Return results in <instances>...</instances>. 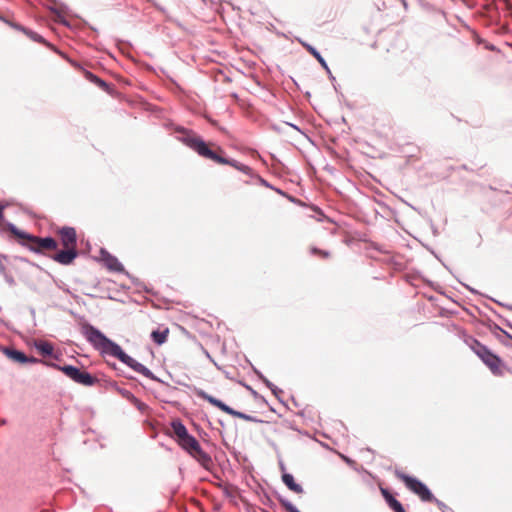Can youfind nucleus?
<instances>
[{"instance_id": "obj_1", "label": "nucleus", "mask_w": 512, "mask_h": 512, "mask_svg": "<svg viewBox=\"0 0 512 512\" xmlns=\"http://www.w3.org/2000/svg\"><path fill=\"white\" fill-rule=\"evenodd\" d=\"M83 334L86 339L103 353L116 357L134 371L147 378H153L152 372L129 355L115 342L108 339L102 332L91 325L83 326Z\"/></svg>"}, {"instance_id": "obj_2", "label": "nucleus", "mask_w": 512, "mask_h": 512, "mask_svg": "<svg viewBox=\"0 0 512 512\" xmlns=\"http://www.w3.org/2000/svg\"><path fill=\"white\" fill-rule=\"evenodd\" d=\"M181 132L182 136L180 137V140L200 156L212 160L217 164L230 165L246 174L251 172V168L249 166L241 164L235 160L222 157L221 153H223V150L219 146L213 143L207 144L201 137L192 131L183 129Z\"/></svg>"}, {"instance_id": "obj_3", "label": "nucleus", "mask_w": 512, "mask_h": 512, "mask_svg": "<svg viewBox=\"0 0 512 512\" xmlns=\"http://www.w3.org/2000/svg\"><path fill=\"white\" fill-rule=\"evenodd\" d=\"M174 436L178 445L186 451L191 457L199 462L204 468L212 465V458L200 446L197 439L188 433L187 428L180 420H174L171 423Z\"/></svg>"}, {"instance_id": "obj_4", "label": "nucleus", "mask_w": 512, "mask_h": 512, "mask_svg": "<svg viewBox=\"0 0 512 512\" xmlns=\"http://www.w3.org/2000/svg\"><path fill=\"white\" fill-rule=\"evenodd\" d=\"M57 235L64 249L51 258L59 264L69 265L78 256L76 230L73 227H62L57 231Z\"/></svg>"}, {"instance_id": "obj_5", "label": "nucleus", "mask_w": 512, "mask_h": 512, "mask_svg": "<svg viewBox=\"0 0 512 512\" xmlns=\"http://www.w3.org/2000/svg\"><path fill=\"white\" fill-rule=\"evenodd\" d=\"M11 232L20 240V243L36 253H45L46 251H54L58 248V242L51 237L41 238L30 235L26 232L12 228Z\"/></svg>"}, {"instance_id": "obj_6", "label": "nucleus", "mask_w": 512, "mask_h": 512, "mask_svg": "<svg viewBox=\"0 0 512 512\" xmlns=\"http://www.w3.org/2000/svg\"><path fill=\"white\" fill-rule=\"evenodd\" d=\"M475 354L488 366L491 372L496 376L504 374V364L501 359L493 354L486 346L478 341H474L471 346Z\"/></svg>"}, {"instance_id": "obj_7", "label": "nucleus", "mask_w": 512, "mask_h": 512, "mask_svg": "<svg viewBox=\"0 0 512 512\" xmlns=\"http://www.w3.org/2000/svg\"><path fill=\"white\" fill-rule=\"evenodd\" d=\"M395 475L409 490L418 495L422 501L432 502L434 500V496L428 487L417 478L409 476L401 471H396Z\"/></svg>"}, {"instance_id": "obj_8", "label": "nucleus", "mask_w": 512, "mask_h": 512, "mask_svg": "<svg viewBox=\"0 0 512 512\" xmlns=\"http://www.w3.org/2000/svg\"><path fill=\"white\" fill-rule=\"evenodd\" d=\"M47 365L62 371L71 380L84 386H92L98 381L96 377L74 366H59L54 363H47Z\"/></svg>"}, {"instance_id": "obj_9", "label": "nucleus", "mask_w": 512, "mask_h": 512, "mask_svg": "<svg viewBox=\"0 0 512 512\" xmlns=\"http://www.w3.org/2000/svg\"><path fill=\"white\" fill-rule=\"evenodd\" d=\"M196 395L209 402L211 405L219 408L221 411L233 416V417H236V418H240V419H243L245 421H251V422H256V418L250 416V415H247L245 413H242V412H239V411H236L234 409H232L231 407H229L228 405H226L225 403H223L222 401H220L219 399L209 395L208 393H206L205 391L203 390H197L196 391Z\"/></svg>"}, {"instance_id": "obj_10", "label": "nucleus", "mask_w": 512, "mask_h": 512, "mask_svg": "<svg viewBox=\"0 0 512 512\" xmlns=\"http://www.w3.org/2000/svg\"><path fill=\"white\" fill-rule=\"evenodd\" d=\"M101 261L105 265V267L112 272H123L124 267L123 265L118 261V259L111 255L109 252L105 250L100 251Z\"/></svg>"}, {"instance_id": "obj_11", "label": "nucleus", "mask_w": 512, "mask_h": 512, "mask_svg": "<svg viewBox=\"0 0 512 512\" xmlns=\"http://www.w3.org/2000/svg\"><path fill=\"white\" fill-rule=\"evenodd\" d=\"M3 353L12 361L25 364V363H36L39 360L34 357H27L23 352H20L18 350L12 349V348H3Z\"/></svg>"}, {"instance_id": "obj_12", "label": "nucleus", "mask_w": 512, "mask_h": 512, "mask_svg": "<svg viewBox=\"0 0 512 512\" xmlns=\"http://www.w3.org/2000/svg\"><path fill=\"white\" fill-rule=\"evenodd\" d=\"M169 333L168 327H159L157 330L152 331L151 338L157 345H162L167 341Z\"/></svg>"}, {"instance_id": "obj_13", "label": "nucleus", "mask_w": 512, "mask_h": 512, "mask_svg": "<svg viewBox=\"0 0 512 512\" xmlns=\"http://www.w3.org/2000/svg\"><path fill=\"white\" fill-rule=\"evenodd\" d=\"M283 483L293 492L297 494L303 493V488L300 484H297L294 480V477L289 473H284L282 475Z\"/></svg>"}, {"instance_id": "obj_14", "label": "nucleus", "mask_w": 512, "mask_h": 512, "mask_svg": "<svg viewBox=\"0 0 512 512\" xmlns=\"http://www.w3.org/2000/svg\"><path fill=\"white\" fill-rule=\"evenodd\" d=\"M84 76L87 80L95 83L103 90L108 91L109 85L104 80L100 79L98 76L94 75L93 73L87 70H84Z\"/></svg>"}, {"instance_id": "obj_15", "label": "nucleus", "mask_w": 512, "mask_h": 512, "mask_svg": "<svg viewBox=\"0 0 512 512\" xmlns=\"http://www.w3.org/2000/svg\"><path fill=\"white\" fill-rule=\"evenodd\" d=\"M84 76L87 80L95 83L103 90L108 91L109 85L104 80L100 79L98 76L94 75L93 73L87 70H84Z\"/></svg>"}, {"instance_id": "obj_16", "label": "nucleus", "mask_w": 512, "mask_h": 512, "mask_svg": "<svg viewBox=\"0 0 512 512\" xmlns=\"http://www.w3.org/2000/svg\"><path fill=\"white\" fill-rule=\"evenodd\" d=\"M36 349L44 356L51 355L53 353V346L49 342L40 341L36 343Z\"/></svg>"}, {"instance_id": "obj_17", "label": "nucleus", "mask_w": 512, "mask_h": 512, "mask_svg": "<svg viewBox=\"0 0 512 512\" xmlns=\"http://www.w3.org/2000/svg\"><path fill=\"white\" fill-rule=\"evenodd\" d=\"M303 46L307 49V51L313 55L317 60L318 62L326 69H328V66L325 62V60L323 59V57L320 55V53L314 48L312 47L311 45L309 44H305L303 43Z\"/></svg>"}, {"instance_id": "obj_18", "label": "nucleus", "mask_w": 512, "mask_h": 512, "mask_svg": "<svg viewBox=\"0 0 512 512\" xmlns=\"http://www.w3.org/2000/svg\"><path fill=\"white\" fill-rule=\"evenodd\" d=\"M126 398L134 405L137 407L138 410L140 411H145L147 409V405L145 403H143L142 401H140L138 398H136L133 394H131L130 392H127L126 394Z\"/></svg>"}, {"instance_id": "obj_19", "label": "nucleus", "mask_w": 512, "mask_h": 512, "mask_svg": "<svg viewBox=\"0 0 512 512\" xmlns=\"http://www.w3.org/2000/svg\"><path fill=\"white\" fill-rule=\"evenodd\" d=\"M310 252L315 255V256H318L322 259H328L330 257V252L329 251H326V250H321V249H318L316 247H311L310 248Z\"/></svg>"}, {"instance_id": "obj_20", "label": "nucleus", "mask_w": 512, "mask_h": 512, "mask_svg": "<svg viewBox=\"0 0 512 512\" xmlns=\"http://www.w3.org/2000/svg\"><path fill=\"white\" fill-rule=\"evenodd\" d=\"M381 493L384 497V499L386 500L387 504L390 506L393 505V503H395L397 501V499H395L390 493L388 490L386 489H381Z\"/></svg>"}, {"instance_id": "obj_21", "label": "nucleus", "mask_w": 512, "mask_h": 512, "mask_svg": "<svg viewBox=\"0 0 512 512\" xmlns=\"http://www.w3.org/2000/svg\"><path fill=\"white\" fill-rule=\"evenodd\" d=\"M281 503L287 512H300L292 503L288 501H281Z\"/></svg>"}, {"instance_id": "obj_22", "label": "nucleus", "mask_w": 512, "mask_h": 512, "mask_svg": "<svg viewBox=\"0 0 512 512\" xmlns=\"http://www.w3.org/2000/svg\"><path fill=\"white\" fill-rule=\"evenodd\" d=\"M390 508L394 511V512H406L402 506V504L397 500L395 503H393L392 506H390Z\"/></svg>"}, {"instance_id": "obj_23", "label": "nucleus", "mask_w": 512, "mask_h": 512, "mask_svg": "<svg viewBox=\"0 0 512 512\" xmlns=\"http://www.w3.org/2000/svg\"><path fill=\"white\" fill-rule=\"evenodd\" d=\"M29 35H30V37H31L32 39H34V40H36V41H39V42H42V41H43L42 37H41V36H39V35H37V34H35V33H31V34H29Z\"/></svg>"}, {"instance_id": "obj_24", "label": "nucleus", "mask_w": 512, "mask_h": 512, "mask_svg": "<svg viewBox=\"0 0 512 512\" xmlns=\"http://www.w3.org/2000/svg\"><path fill=\"white\" fill-rule=\"evenodd\" d=\"M3 215V207L0 205V218H2Z\"/></svg>"}]
</instances>
